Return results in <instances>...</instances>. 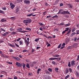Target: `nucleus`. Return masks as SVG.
Masks as SVG:
<instances>
[{"label": "nucleus", "instance_id": "c03bdc74", "mask_svg": "<svg viewBox=\"0 0 79 79\" xmlns=\"http://www.w3.org/2000/svg\"><path fill=\"white\" fill-rule=\"evenodd\" d=\"M69 77V75H67L65 77V79H66L67 78H68Z\"/></svg>", "mask_w": 79, "mask_h": 79}, {"label": "nucleus", "instance_id": "412c9836", "mask_svg": "<svg viewBox=\"0 0 79 79\" xmlns=\"http://www.w3.org/2000/svg\"><path fill=\"white\" fill-rule=\"evenodd\" d=\"M65 14H68L69 15H70V13L68 11H65Z\"/></svg>", "mask_w": 79, "mask_h": 79}, {"label": "nucleus", "instance_id": "f704fd0d", "mask_svg": "<svg viewBox=\"0 0 79 79\" xmlns=\"http://www.w3.org/2000/svg\"><path fill=\"white\" fill-rule=\"evenodd\" d=\"M48 70L49 71H50V72H52V69L49 68L48 69Z\"/></svg>", "mask_w": 79, "mask_h": 79}, {"label": "nucleus", "instance_id": "5701e85b", "mask_svg": "<svg viewBox=\"0 0 79 79\" xmlns=\"http://www.w3.org/2000/svg\"><path fill=\"white\" fill-rule=\"evenodd\" d=\"M37 34L39 35H43V34H42V33H41L40 32L37 31Z\"/></svg>", "mask_w": 79, "mask_h": 79}, {"label": "nucleus", "instance_id": "e433bc0d", "mask_svg": "<svg viewBox=\"0 0 79 79\" xmlns=\"http://www.w3.org/2000/svg\"><path fill=\"white\" fill-rule=\"evenodd\" d=\"M63 11V10H62V9L60 10L59 11V12H58V14H60V13H61V11Z\"/></svg>", "mask_w": 79, "mask_h": 79}, {"label": "nucleus", "instance_id": "a19ab883", "mask_svg": "<svg viewBox=\"0 0 79 79\" xmlns=\"http://www.w3.org/2000/svg\"><path fill=\"white\" fill-rule=\"evenodd\" d=\"M76 34V33L75 32H74L72 33L71 35H72V36H73V35H75V34Z\"/></svg>", "mask_w": 79, "mask_h": 79}, {"label": "nucleus", "instance_id": "9b49d317", "mask_svg": "<svg viewBox=\"0 0 79 79\" xmlns=\"http://www.w3.org/2000/svg\"><path fill=\"white\" fill-rule=\"evenodd\" d=\"M1 23H4V22L6 21V19L3 18L1 20Z\"/></svg>", "mask_w": 79, "mask_h": 79}, {"label": "nucleus", "instance_id": "680f3d73", "mask_svg": "<svg viewBox=\"0 0 79 79\" xmlns=\"http://www.w3.org/2000/svg\"><path fill=\"white\" fill-rule=\"evenodd\" d=\"M13 30H14L13 29V28L12 27H11L10 29V31H13Z\"/></svg>", "mask_w": 79, "mask_h": 79}, {"label": "nucleus", "instance_id": "3c124183", "mask_svg": "<svg viewBox=\"0 0 79 79\" xmlns=\"http://www.w3.org/2000/svg\"><path fill=\"white\" fill-rule=\"evenodd\" d=\"M26 61L27 62V63H29L30 62V60L29 59H27L26 60Z\"/></svg>", "mask_w": 79, "mask_h": 79}, {"label": "nucleus", "instance_id": "f3484780", "mask_svg": "<svg viewBox=\"0 0 79 79\" xmlns=\"http://www.w3.org/2000/svg\"><path fill=\"white\" fill-rule=\"evenodd\" d=\"M6 63L7 64H12L13 63L12 62H8V61H6Z\"/></svg>", "mask_w": 79, "mask_h": 79}, {"label": "nucleus", "instance_id": "864d4df0", "mask_svg": "<svg viewBox=\"0 0 79 79\" xmlns=\"http://www.w3.org/2000/svg\"><path fill=\"white\" fill-rule=\"evenodd\" d=\"M39 40V39L37 38V39H36L35 40V42H37V41H38V40Z\"/></svg>", "mask_w": 79, "mask_h": 79}, {"label": "nucleus", "instance_id": "ddd939ff", "mask_svg": "<svg viewBox=\"0 0 79 79\" xmlns=\"http://www.w3.org/2000/svg\"><path fill=\"white\" fill-rule=\"evenodd\" d=\"M76 75L77 77H79V73L77 71H76Z\"/></svg>", "mask_w": 79, "mask_h": 79}, {"label": "nucleus", "instance_id": "6e6552de", "mask_svg": "<svg viewBox=\"0 0 79 79\" xmlns=\"http://www.w3.org/2000/svg\"><path fill=\"white\" fill-rule=\"evenodd\" d=\"M49 60H57V61H58V58L54 57L53 58H49Z\"/></svg>", "mask_w": 79, "mask_h": 79}, {"label": "nucleus", "instance_id": "37998d69", "mask_svg": "<svg viewBox=\"0 0 79 79\" xmlns=\"http://www.w3.org/2000/svg\"><path fill=\"white\" fill-rule=\"evenodd\" d=\"M70 63H71V62H69L68 66H69V67H70L71 66V64H70Z\"/></svg>", "mask_w": 79, "mask_h": 79}, {"label": "nucleus", "instance_id": "b1692460", "mask_svg": "<svg viewBox=\"0 0 79 79\" xmlns=\"http://www.w3.org/2000/svg\"><path fill=\"white\" fill-rule=\"evenodd\" d=\"M26 67L27 68H30V66H29V64H27Z\"/></svg>", "mask_w": 79, "mask_h": 79}, {"label": "nucleus", "instance_id": "69168bd1", "mask_svg": "<svg viewBox=\"0 0 79 79\" xmlns=\"http://www.w3.org/2000/svg\"><path fill=\"white\" fill-rule=\"evenodd\" d=\"M35 52V50H34V49H32L31 50V52L32 53H33V52Z\"/></svg>", "mask_w": 79, "mask_h": 79}, {"label": "nucleus", "instance_id": "20e7f679", "mask_svg": "<svg viewBox=\"0 0 79 79\" xmlns=\"http://www.w3.org/2000/svg\"><path fill=\"white\" fill-rule=\"evenodd\" d=\"M69 73V69L67 68L64 72V73L65 74H66L67 73Z\"/></svg>", "mask_w": 79, "mask_h": 79}, {"label": "nucleus", "instance_id": "4be33fe9", "mask_svg": "<svg viewBox=\"0 0 79 79\" xmlns=\"http://www.w3.org/2000/svg\"><path fill=\"white\" fill-rule=\"evenodd\" d=\"M25 29L26 30H27L28 31H31V29L29 28H26Z\"/></svg>", "mask_w": 79, "mask_h": 79}, {"label": "nucleus", "instance_id": "7ed1b4c3", "mask_svg": "<svg viewBox=\"0 0 79 79\" xmlns=\"http://www.w3.org/2000/svg\"><path fill=\"white\" fill-rule=\"evenodd\" d=\"M16 65L17 67H22V64L18 62L16 63Z\"/></svg>", "mask_w": 79, "mask_h": 79}, {"label": "nucleus", "instance_id": "bf43d9fd", "mask_svg": "<svg viewBox=\"0 0 79 79\" xmlns=\"http://www.w3.org/2000/svg\"><path fill=\"white\" fill-rule=\"evenodd\" d=\"M77 33H76V34H79V31L78 30H77Z\"/></svg>", "mask_w": 79, "mask_h": 79}, {"label": "nucleus", "instance_id": "6ab92c4d", "mask_svg": "<svg viewBox=\"0 0 79 79\" xmlns=\"http://www.w3.org/2000/svg\"><path fill=\"white\" fill-rule=\"evenodd\" d=\"M55 71L56 73L58 72V68H55Z\"/></svg>", "mask_w": 79, "mask_h": 79}, {"label": "nucleus", "instance_id": "cd10ccee", "mask_svg": "<svg viewBox=\"0 0 79 79\" xmlns=\"http://www.w3.org/2000/svg\"><path fill=\"white\" fill-rule=\"evenodd\" d=\"M17 2V3H19L20 2H22V1H23V0H16Z\"/></svg>", "mask_w": 79, "mask_h": 79}, {"label": "nucleus", "instance_id": "72a5a7b5", "mask_svg": "<svg viewBox=\"0 0 79 79\" xmlns=\"http://www.w3.org/2000/svg\"><path fill=\"white\" fill-rule=\"evenodd\" d=\"M46 74H47L48 75H50V72H48V71H47L46 72Z\"/></svg>", "mask_w": 79, "mask_h": 79}, {"label": "nucleus", "instance_id": "393cba45", "mask_svg": "<svg viewBox=\"0 0 79 79\" xmlns=\"http://www.w3.org/2000/svg\"><path fill=\"white\" fill-rule=\"evenodd\" d=\"M41 70L40 69H38L37 71V74H39V71Z\"/></svg>", "mask_w": 79, "mask_h": 79}, {"label": "nucleus", "instance_id": "423d86ee", "mask_svg": "<svg viewBox=\"0 0 79 79\" xmlns=\"http://www.w3.org/2000/svg\"><path fill=\"white\" fill-rule=\"evenodd\" d=\"M75 63H76V62L75 61H74V60H72L71 62V66H73L75 65Z\"/></svg>", "mask_w": 79, "mask_h": 79}, {"label": "nucleus", "instance_id": "bb28decb", "mask_svg": "<svg viewBox=\"0 0 79 79\" xmlns=\"http://www.w3.org/2000/svg\"><path fill=\"white\" fill-rule=\"evenodd\" d=\"M32 73H28V76H32Z\"/></svg>", "mask_w": 79, "mask_h": 79}, {"label": "nucleus", "instance_id": "13d9d810", "mask_svg": "<svg viewBox=\"0 0 79 79\" xmlns=\"http://www.w3.org/2000/svg\"><path fill=\"white\" fill-rule=\"evenodd\" d=\"M1 30H2V31H4V32H6V31L2 28H1Z\"/></svg>", "mask_w": 79, "mask_h": 79}, {"label": "nucleus", "instance_id": "79ce46f5", "mask_svg": "<svg viewBox=\"0 0 79 79\" xmlns=\"http://www.w3.org/2000/svg\"><path fill=\"white\" fill-rule=\"evenodd\" d=\"M60 13L62 15H65V12L64 11L63 12H61Z\"/></svg>", "mask_w": 79, "mask_h": 79}, {"label": "nucleus", "instance_id": "4d7b16f0", "mask_svg": "<svg viewBox=\"0 0 79 79\" xmlns=\"http://www.w3.org/2000/svg\"><path fill=\"white\" fill-rule=\"evenodd\" d=\"M32 63H33V64H36L37 63V62H36V61H34L33 62H32Z\"/></svg>", "mask_w": 79, "mask_h": 79}, {"label": "nucleus", "instance_id": "a878e982", "mask_svg": "<svg viewBox=\"0 0 79 79\" xmlns=\"http://www.w3.org/2000/svg\"><path fill=\"white\" fill-rule=\"evenodd\" d=\"M0 13H2V14H4L5 12L3 11L0 10Z\"/></svg>", "mask_w": 79, "mask_h": 79}, {"label": "nucleus", "instance_id": "0e129e2a", "mask_svg": "<svg viewBox=\"0 0 79 79\" xmlns=\"http://www.w3.org/2000/svg\"><path fill=\"white\" fill-rule=\"evenodd\" d=\"M21 39V38H19L17 40V42H18L19 41V40H20Z\"/></svg>", "mask_w": 79, "mask_h": 79}, {"label": "nucleus", "instance_id": "473e14b6", "mask_svg": "<svg viewBox=\"0 0 79 79\" xmlns=\"http://www.w3.org/2000/svg\"><path fill=\"white\" fill-rule=\"evenodd\" d=\"M15 45L17 47H18V48H19V46L18 44H17L15 43Z\"/></svg>", "mask_w": 79, "mask_h": 79}, {"label": "nucleus", "instance_id": "39448f33", "mask_svg": "<svg viewBox=\"0 0 79 79\" xmlns=\"http://www.w3.org/2000/svg\"><path fill=\"white\" fill-rule=\"evenodd\" d=\"M10 8L11 9H13L15 7V5L13 4L12 3H10Z\"/></svg>", "mask_w": 79, "mask_h": 79}, {"label": "nucleus", "instance_id": "4468645a", "mask_svg": "<svg viewBox=\"0 0 79 79\" xmlns=\"http://www.w3.org/2000/svg\"><path fill=\"white\" fill-rule=\"evenodd\" d=\"M19 44L20 45H23V41L22 40H20L19 41Z\"/></svg>", "mask_w": 79, "mask_h": 79}, {"label": "nucleus", "instance_id": "a18cd8bd", "mask_svg": "<svg viewBox=\"0 0 79 79\" xmlns=\"http://www.w3.org/2000/svg\"><path fill=\"white\" fill-rule=\"evenodd\" d=\"M1 73H5V74H7V73H6V72H5V71H2L1 72Z\"/></svg>", "mask_w": 79, "mask_h": 79}, {"label": "nucleus", "instance_id": "f257e3e1", "mask_svg": "<svg viewBox=\"0 0 79 79\" xmlns=\"http://www.w3.org/2000/svg\"><path fill=\"white\" fill-rule=\"evenodd\" d=\"M32 22V20L31 19H28L27 20H25L23 21L24 23H31Z\"/></svg>", "mask_w": 79, "mask_h": 79}, {"label": "nucleus", "instance_id": "774afa93", "mask_svg": "<svg viewBox=\"0 0 79 79\" xmlns=\"http://www.w3.org/2000/svg\"><path fill=\"white\" fill-rule=\"evenodd\" d=\"M77 60H79V55L77 56Z\"/></svg>", "mask_w": 79, "mask_h": 79}, {"label": "nucleus", "instance_id": "aec40b11", "mask_svg": "<svg viewBox=\"0 0 79 79\" xmlns=\"http://www.w3.org/2000/svg\"><path fill=\"white\" fill-rule=\"evenodd\" d=\"M7 34H8V32H5V33L2 35L4 37H5L6 35H7Z\"/></svg>", "mask_w": 79, "mask_h": 79}, {"label": "nucleus", "instance_id": "49530a36", "mask_svg": "<svg viewBox=\"0 0 79 79\" xmlns=\"http://www.w3.org/2000/svg\"><path fill=\"white\" fill-rule=\"evenodd\" d=\"M23 69H25V66H26V64H23Z\"/></svg>", "mask_w": 79, "mask_h": 79}, {"label": "nucleus", "instance_id": "052dcab7", "mask_svg": "<svg viewBox=\"0 0 79 79\" xmlns=\"http://www.w3.org/2000/svg\"><path fill=\"white\" fill-rule=\"evenodd\" d=\"M64 23H60V25H62V26H63V25H64Z\"/></svg>", "mask_w": 79, "mask_h": 79}, {"label": "nucleus", "instance_id": "2eb2a0df", "mask_svg": "<svg viewBox=\"0 0 79 79\" xmlns=\"http://www.w3.org/2000/svg\"><path fill=\"white\" fill-rule=\"evenodd\" d=\"M68 6L69 7V8H73V5H72L71 4H68Z\"/></svg>", "mask_w": 79, "mask_h": 79}, {"label": "nucleus", "instance_id": "e2e57ef3", "mask_svg": "<svg viewBox=\"0 0 79 79\" xmlns=\"http://www.w3.org/2000/svg\"><path fill=\"white\" fill-rule=\"evenodd\" d=\"M39 24L41 26H42V25H43V23H39Z\"/></svg>", "mask_w": 79, "mask_h": 79}, {"label": "nucleus", "instance_id": "0eeeda50", "mask_svg": "<svg viewBox=\"0 0 79 79\" xmlns=\"http://www.w3.org/2000/svg\"><path fill=\"white\" fill-rule=\"evenodd\" d=\"M13 58L15 59V60H17V61H20V58L18 57H13Z\"/></svg>", "mask_w": 79, "mask_h": 79}, {"label": "nucleus", "instance_id": "6e6d98bb", "mask_svg": "<svg viewBox=\"0 0 79 79\" xmlns=\"http://www.w3.org/2000/svg\"><path fill=\"white\" fill-rule=\"evenodd\" d=\"M75 30H76V28H74L73 29H72V32H74L75 31Z\"/></svg>", "mask_w": 79, "mask_h": 79}, {"label": "nucleus", "instance_id": "9d476101", "mask_svg": "<svg viewBox=\"0 0 79 79\" xmlns=\"http://www.w3.org/2000/svg\"><path fill=\"white\" fill-rule=\"evenodd\" d=\"M24 40L26 44H27V46H28L29 44V41H28L26 39H25Z\"/></svg>", "mask_w": 79, "mask_h": 79}, {"label": "nucleus", "instance_id": "c85d7f7f", "mask_svg": "<svg viewBox=\"0 0 79 79\" xmlns=\"http://www.w3.org/2000/svg\"><path fill=\"white\" fill-rule=\"evenodd\" d=\"M69 25H70V23H69L68 24H65V27H67L68 26H69Z\"/></svg>", "mask_w": 79, "mask_h": 79}, {"label": "nucleus", "instance_id": "4c0bfd02", "mask_svg": "<svg viewBox=\"0 0 79 79\" xmlns=\"http://www.w3.org/2000/svg\"><path fill=\"white\" fill-rule=\"evenodd\" d=\"M20 32H22V33H25V32H27V31H20Z\"/></svg>", "mask_w": 79, "mask_h": 79}, {"label": "nucleus", "instance_id": "8fccbe9b", "mask_svg": "<svg viewBox=\"0 0 79 79\" xmlns=\"http://www.w3.org/2000/svg\"><path fill=\"white\" fill-rule=\"evenodd\" d=\"M65 29H66L65 30V31H68L69 29V28H68V27L66 28Z\"/></svg>", "mask_w": 79, "mask_h": 79}, {"label": "nucleus", "instance_id": "09e8293b", "mask_svg": "<svg viewBox=\"0 0 79 79\" xmlns=\"http://www.w3.org/2000/svg\"><path fill=\"white\" fill-rule=\"evenodd\" d=\"M1 56L3 57V58H5V55L4 54H2L1 55Z\"/></svg>", "mask_w": 79, "mask_h": 79}, {"label": "nucleus", "instance_id": "58836bf2", "mask_svg": "<svg viewBox=\"0 0 79 79\" xmlns=\"http://www.w3.org/2000/svg\"><path fill=\"white\" fill-rule=\"evenodd\" d=\"M60 7L61 6H63V4L62 3H60Z\"/></svg>", "mask_w": 79, "mask_h": 79}, {"label": "nucleus", "instance_id": "1a4fd4ad", "mask_svg": "<svg viewBox=\"0 0 79 79\" xmlns=\"http://www.w3.org/2000/svg\"><path fill=\"white\" fill-rule=\"evenodd\" d=\"M19 8L18 7H16L15 8V13H18L19 12Z\"/></svg>", "mask_w": 79, "mask_h": 79}, {"label": "nucleus", "instance_id": "5fc2aeb1", "mask_svg": "<svg viewBox=\"0 0 79 79\" xmlns=\"http://www.w3.org/2000/svg\"><path fill=\"white\" fill-rule=\"evenodd\" d=\"M61 44H60L58 47V48H60L61 47Z\"/></svg>", "mask_w": 79, "mask_h": 79}, {"label": "nucleus", "instance_id": "f8f14e48", "mask_svg": "<svg viewBox=\"0 0 79 79\" xmlns=\"http://www.w3.org/2000/svg\"><path fill=\"white\" fill-rule=\"evenodd\" d=\"M9 45H10V47H13V48H15L16 46L15 45H13L10 43L8 44Z\"/></svg>", "mask_w": 79, "mask_h": 79}, {"label": "nucleus", "instance_id": "603ef678", "mask_svg": "<svg viewBox=\"0 0 79 79\" xmlns=\"http://www.w3.org/2000/svg\"><path fill=\"white\" fill-rule=\"evenodd\" d=\"M9 52H13V50L12 49H10L9 50Z\"/></svg>", "mask_w": 79, "mask_h": 79}, {"label": "nucleus", "instance_id": "7c9ffc66", "mask_svg": "<svg viewBox=\"0 0 79 79\" xmlns=\"http://www.w3.org/2000/svg\"><path fill=\"white\" fill-rule=\"evenodd\" d=\"M32 15H33V14H32V13H31L30 14H29L27 15V16L29 17H31V16H32Z\"/></svg>", "mask_w": 79, "mask_h": 79}, {"label": "nucleus", "instance_id": "ea45409f", "mask_svg": "<svg viewBox=\"0 0 79 79\" xmlns=\"http://www.w3.org/2000/svg\"><path fill=\"white\" fill-rule=\"evenodd\" d=\"M69 71L70 73H72L73 72L72 69H71V68H69Z\"/></svg>", "mask_w": 79, "mask_h": 79}, {"label": "nucleus", "instance_id": "338daca9", "mask_svg": "<svg viewBox=\"0 0 79 79\" xmlns=\"http://www.w3.org/2000/svg\"><path fill=\"white\" fill-rule=\"evenodd\" d=\"M52 63L53 64H56L55 62L54 61H53L52 62Z\"/></svg>", "mask_w": 79, "mask_h": 79}, {"label": "nucleus", "instance_id": "de8ad7c7", "mask_svg": "<svg viewBox=\"0 0 79 79\" xmlns=\"http://www.w3.org/2000/svg\"><path fill=\"white\" fill-rule=\"evenodd\" d=\"M2 8L3 10H6V7H2Z\"/></svg>", "mask_w": 79, "mask_h": 79}, {"label": "nucleus", "instance_id": "c756f323", "mask_svg": "<svg viewBox=\"0 0 79 79\" xmlns=\"http://www.w3.org/2000/svg\"><path fill=\"white\" fill-rule=\"evenodd\" d=\"M30 66L31 67H34V64H33V63H32V62L30 63Z\"/></svg>", "mask_w": 79, "mask_h": 79}, {"label": "nucleus", "instance_id": "2f4dec72", "mask_svg": "<svg viewBox=\"0 0 79 79\" xmlns=\"http://www.w3.org/2000/svg\"><path fill=\"white\" fill-rule=\"evenodd\" d=\"M71 29H69V31H67V34H69V33L71 32Z\"/></svg>", "mask_w": 79, "mask_h": 79}, {"label": "nucleus", "instance_id": "a211bd4d", "mask_svg": "<svg viewBox=\"0 0 79 79\" xmlns=\"http://www.w3.org/2000/svg\"><path fill=\"white\" fill-rule=\"evenodd\" d=\"M50 77L49 76H48L45 78V79H50Z\"/></svg>", "mask_w": 79, "mask_h": 79}, {"label": "nucleus", "instance_id": "f03ea898", "mask_svg": "<svg viewBox=\"0 0 79 79\" xmlns=\"http://www.w3.org/2000/svg\"><path fill=\"white\" fill-rule=\"evenodd\" d=\"M24 3L26 4V5H29L30 4V1L28 0H24Z\"/></svg>", "mask_w": 79, "mask_h": 79}, {"label": "nucleus", "instance_id": "c9c22d12", "mask_svg": "<svg viewBox=\"0 0 79 79\" xmlns=\"http://www.w3.org/2000/svg\"><path fill=\"white\" fill-rule=\"evenodd\" d=\"M54 18L56 19H58V15H55L54 16Z\"/></svg>", "mask_w": 79, "mask_h": 79}, {"label": "nucleus", "instance_id": "dca6fc26", "mask_svg": "<svg viewBox=\"0 0 79 79\" xmlns=\"http://www.w3.org/2000/svg\"><path fill=\"white\" fill-rule=\"evenodd\" d=\"M21 30H23V28H19L17 29L18 31V32H21Z\"/></svg>", "mask_w": 79, "mask_h": 79}]
</instances>
